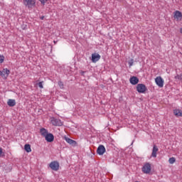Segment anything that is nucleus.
<instances>
[{
	"label": "nucleus",
	"mask_w": 182,
	"mask_h": 182,
	"mask_svg": "<svg viewBox=\"0 0 182 182\" xmlns=\"http://www.w3.org/2000/svg\"><path fill=\"white\" fill-rule=\"evenodd\" d=\"M23 4L25 6H27L28 9H31L36 5V1L35 0H23Z\"/></svg>",
	"instance_id": "nucleus-1"
},
{
	"label": "nucleus",
	"mask_w": 182,
	"mask_h": 182,
	"mask_svg": "<svg viewBox=\"0 0 182 182\" xmlns=\"http://www.w3.org/2000/svg\"><path fill=\"white\" fill-rule=\"evenodd\" d=\"M49 167L53 171H58V170H59V167H60V165L58 161H53L49 164Z\"/></svg>",
	"instance_id": "nucleus-2"
},
{
	"label": "nucleus",
	"mask_w": 182,
	"mask_h": 182,
	"mask_svg": "<svg viewBox=\"0 0 182 182\" xmlns=\"http://www.w3.org/2000/svg\"><path fill=\"white\" fill-rule=\"evenodd\" d=\"M50 120L53 126H63V122H62V121L59 119L51 117Z\"/></svg>",
	"instance_id": "nucleus-3"
},
{
	"label": "nucleus",
	"mask_w": 182,
	"mask_h": 182,
	"mask_svg": "<svg viewBox=\"0 0 182 182\" xmlns=\"http://www.w3.org/2000/svg\"><path fill=\"white\" fill-rule=\"evenodd\" d=\"M151 171V165L149 163L145 164L142 167V172L144 174H149Z\"/></svg>",
	"instance_id": "nucleus-4"
},
{
	"label": "nucleus",
	"mask_w": 182,
	"mask_h": 182,
	"mask_svg": "<svg viewBox=\"0 0 182 182\" xmlns=\"http://www.w3.org/2000/svg\"><path fill=\"white\" fill-rule=\"evenodd\" d=\"M136 90L138 93H145L147 87L144 84H138L136 85Z\"/></svg>",
	"instance_id": "nucleus-5"
},
{
	"label": "nucleus",
	"mask_w": 182,
	"mask_h": 182,
	"mask_svg": "<svg viewBox=\"0 0 182 182\" xmlns=\"http://www.w3.org/2000/svg\"><path fill=\"white\" fill-rule=\"evenodd\" d=\"M173 18L175 21H180L182 20V13L181 11L176 10L173 12Z\"/></svg>",
	"instance_id": "nucleus-6"
},
{
	"label": "nucleus",
	"mask_w": 182,
	"mask_h": 182,
	"mask_svg": "<svg viewBox=\"0 0 182 182\" xmlns=\"http://www.w3.org/2000/svg\"><path fill=\"white\" fill-rule=\"evenodd\" d=\"M155 82L159 87H163L164 86V80L160 76L156 77Z\"/></svg>",
	"instance_id": "nucleus-7"
},
{
	"label": "nucleus",
	"mask_w": 182,
	"mask_h": 182,
	"mask_svg": "<svg viewBox=\"0 0 182 182\" xmlns=\"http://www.w3.org/2000/svg\"><path fill=\"white\" fill-rule=\"evenodd\" d=\"M11 73V71L8 70L7 68L3 69L2 71H0V76L2 77H4V79H6L8 76H9V74Z\"/></svg>",
	"instance_id": "nucleus-8"
},
{
	"label": "nucleus",
	"mask_w": 182,
	"mask_h": 182,
	"mask_svg": "<svg viewBox=\"0 0 182 182\" xmlns=\"http://www.w3.org/2000/svg\"><path fill=\"white\" fill-rule=\"evenodd\" d=\"M106 152V148H105V146L100 145L97 149V153L100 156H103L105 153Z\"/></svg>",
	"instance_id": "nucleus-9"
},
{
	"label": "nucleus",
	"mask_w": 182,
	"mask_h": 182,
	"mask_svg": "<svg viewBox=\"0 0 182 182\" xmlns=\"http://www.w3.org/2000/svg\"><path fill=\"white\" fill-rule=\"evenodd\" d=\"M44 137L48 143H52V141L55 140V136H53V134L48 133Z\"/></svg>",
	"instance_id": "nucleus-10"
},
{
	"label": "nucleus",
	"mask_w": 182,
	"mask_h": 182,
	"mask_svg": "<svg viewBox=\"0 0 182 182\" xmlns=\"http://www.w3.org/2000/svg\"><path fill=\"white\" fill-rule=\"evenodd\" d=\"M100 55L99 53H92V62L93 63H96V62H98V60H100Z\"/></svg>",
	"instance_id": "nucleus-11"
},
{
	"label": "nucleus",
	"mask_w": 182,
	"mask_h": 182,
	"mask_svg": "<svg viewBox=\"0 0 182 182\" xmlns=\"http://www.w3.org/2000/svg\"><path fill=\"white\" fill-rule=\"evenodd\" d=\"M129 82L131 85H137V83H139V78L135 76L131 77L129 79Z\"/></svg>",
	"instance_id": "nucleus-12"
},
{
	"label": "nucleus",
	"mask_w": 182,
	"mask_h": 182,
	"mask_svg": "<svg viewBox=\"0 0 182 182\" xmlns=\"http://www.w3.org/2000/svg\"><path fill=\"white\" fill-rule=\"evenodd\" d=\"M173 114L176 117H182V110L178 109H176L173 110Z\"/></svg>",
	"instance_id": "nucleus-13"
},
{
	"label": "nucleus",
	"mask_w": 182,
	"mask_h": 182,
	"mask_svg": "<svg viewBox=\"0 0 182 182\" xmlns=\"http://www.w3.org/2000/svg\"><path fill=\"white\" fill-rule=\"evenodd\" d=\"M64 139L65 140V141H67L68 143V144H71L72 146H76L77 143L76 141L71 139L70 138L68 137H65Z\"/></svg>",
	"instance_id": "nucleus-14"
},
{
	"label": "nucleus",
	"mask_w": 182,
	"mask_h": 182,
	"mask_svg": "<svg viewBox=\"0 0 182 182\" xmlns=\"http://www.w3.org/2000/svg\"><path fill=\"white\" fill-rule=\"evenodd\" d=\"M157 151H159V148L157 146L154 145L152 149L151 156L157 157Z\"/></svg>",
	"instance_id": "nucleus-15"
},
{
	"label": "nucleus",
	"mask_w": 182,
	"mask_h": 182,
	"mask_svg": "<svg viewBox=\"0 0 182 182\" xmlns=\"http://www.w3.org/2000/svg\"><path fill=\"white\" fill-rule=\"evenodd\" d=\"M7 105L10 107H14V106H15V105H16V102L15 101V100L10 99L8 100Z\"/></svg>",
	"instance_id": "nucleus-16"
},
{
	"label": "nucleus",
	"mask_w": 182,
	"mask_h": 182,
	"mask_svg": "<svg viewBox=\"0 0 182 182\" xmlns=\"http://www.w3.org/2000/svg\"><path fill=\"white\" fill-rule=\"evenodd\" d=\"M40 133L41 134V136H43V137H45L46 136H47L49 132H48V130L45 128H41L40 129Z\"/></svg>",
	"instance_id": "nucleus-17"
},
{
	"label": "nucleus",
	"mask_w": 182,
	"mask_h": 182,
	"mask_svg": "<svg viewBox=\"0 0 182 182\" xmlns=\"http://www.w3.org/2000/svg\"><path fill=\"white\" fill-rule=\"evenodd\" d=\"M24 149L27 153H31L32 151V149H31V145L30 144H26L24 146Z\"/></svg>",
	"instance_id": "nucleus-18"
},
{
	"label": "nucleus",
	"mask_w": 182,
	"mask_h": 182,
	"mask_svg": "<svg viewBox=\"0 0 182 182\" xmlns=\"http://www.w3.org/2000/svg\"><path fill=\"white\" fill-rule=\"evenodd\" d=\"M169 164H174L176 163V158L171 157L168 159Z\"/></svg>",
	"instance_id": "nucleus-19"
},
{
	"label": "nucleus",
	"mask_w": 182,
	"mask_h": 182,
	"mask_svg": "<svg viewBox=\"0 0 182 182\" xmlns=\"http://www.w3.org/2000/svg\"><path fill=\"white\" fill-rule=\"evenodd\" d=\"M4 60H5V56H4V55L0 54V63H4Z\"/></svg>",
	"instance_id": "nucleus-20"
},
{
	"label": "nucleus",
	"mask_w": 182,
	"mask_h": 182,
	"mask_svg": "<svg viewBox=\"0 0 182 182\" xmlns=\"http://www.w3.org/2000/svg\"><path fill=\"white\" fill-rule=\"evenodd\" d=\"M129 65V68H132V66H133V63H134V59H131L129 62H128Z\"/></svg>",
	"instance_id": "nucleus-21"
},
{
	"label": "nucleus",
	"mask_w": 182,
	"mask_h": 182,
	"mask_svg": "<svg viewBox=\"0 0 182 182\" xmlns=\"http://www.w3.org/2000/svg\"><path fill=\"white\" fill-rule=\"evenodd\" d=\"M38 87H40V89H43V81L38 82Z\"/></svg>",
	"instance_id": "nucleus-22"
},
{
	"label": "nucleus",
	"mask_w": 182,
	"mask_h": 182,
	"mask_svg": "<svg viewBox=\"0 0 182 182\" xmlns=\"http://www.w3.org/2000/svg\"><path fill=\"white\" fill-rule=\"evenodd\" d=\"M175 79H177L178 80H182V74L177 75L176 76H175Z\"/></svg>",
	"instance_id": "nucleus-23"
},
{
	"label": "nucleus",
	"mask_w": 182,
	"mask_h": 182,
	"mask_svg": "<svg viewBox=\"0 0 182 182\" xmlns=\"http://www.w3.org/2000/svg\"><path fill=\"white\" fill-rule=\"evenodd\" d=\"M58 86L60 89H63V82L62 81L58 82Z\"/></svg>",
	"instance_id": "nucleus-24"
},
{
	"label": "nucleus",
	"mask_w": 182,
	"mask_h": 182,
	"mask_svg": "<svg viewBox=\"0 0 182 182\" xmlns=\"http://www.w3.org/2000/svg\"><path fill=\"white\" fill-rule=\"evenodd\" d=\"M42 5H45L48 2V0H39Z\"/></svg>",
	"instance_id": "nucleus-25"
},
{
	"label": "nucleus",
	"mask_w": 182,
	"mask_h": 182,
	"mask_svg": "<svg viewBox=\"0 0 182 182\" xmlns=\"http://www.w3.org/2000/svg\"><path fill=\"white\" fill-rule=\"evenodd\" d=\"M2 153H4L2 148L0 147V156H2Z\"/></svg>",
	"instance_id": "nucleus-26"
},
{
	"label": "nucleus",
	"mask_w": 182,
	"mask_h": 182,
	"mask_svg": "<svg viewBox=\"0 0 182 182\" xmlns=\"http://www.w3.org/2000/svg\"><path fill=\"white\" fill-rule=\"evenodd\" d=\"M180 32L182 33V28H180Z\"/></svg>",
	"instance_id": "nucleus-27"
},
{
	"label": "nucleus",
	"mask_w": 182,
	"mask_h": 182,
	"mask_svg": "<svg viewBox=\"0 0 182 182\" xmlns=\"http://www.w3.org/2000/svg\"><path fill=\"white\" fill-rule=\"evenodd\" d=\"M44 17H41V19L43 20Z\"/></svg>",
	"instance_id": "nucleus-28"
}]
</instances>
